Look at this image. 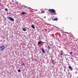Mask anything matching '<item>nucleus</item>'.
<instances>
[{
	"label": "nucleus",
	"instance_id": "obj_13",
	"mask_svg": "<svg viewBox=\"0 0 78 78\" xmlns=\"http://www.w3.org/2000/svg\"><path fill=\"white\" fill-rule=\"evenodd\" d=\"M50 48H50V46H48V49H49V50H50Z\"/></svg>",
	"mask_w": 78,
	"mask_h": 78
},
{
	"label": "nucleus",
	"instance_id": "obj_8",
	"mask_svg": "<svg viewBox=\"0 0 78 78\" xmlns=\"http://www.w3.org/2000/svg\"><path fill=\"white\" fill-rule=\"evenodd\" d=\"M26 14V13H25V12H23L21 13V14H22V15H23V14Z\"/></svg>",
	"mask_w": 78,
	"mask_h": 78
},
{
	"label": "nucleus",
	"instance_id": "obj_6",
	"mask_svg": "<svg viewBox=\"0 0 78 78\" xmlns=\"http://www.w3.org/2000/svg\"><path fill=\"white\" fill-rule=\"evenodd\" d=\"M63 53H64V52H63V51H61L60 55H63Z\"/></svg>",
	"mask_w": 78,
	"mask_h": 78
},
{
	"label": "nucleus",
	"instance_id": "obj_5",
	"mask_svg": "<svg viewBox=\"0 0 78 78\" xmlns=\"http://www.w3.org/2000/svg\"><path fill=\"white\" fill-rule=\"evenodd\" d=\"M68 68L69 69H70V70H73V68H72V67H71V66H69L68 67Z\"/></svg>",
	"mask_w": 78,
	"mask_h": 78
},
{
	"label": "nucleus",
	"instance_id": "obj_7",
	"mask_svg": "<svg viewBox=\"0 0 78 78\" xmlns=\"http://www.w3.org/2000/svg\"><path fill=\"white\" fill-rule=\"evenodd\" d=\"M31 27L32 28H33V29H34L35 28V27H34V26L33 24H32V26H31Z\"/></svg>",
	"mask_w": 78,
	"mask_h": 78
},
{
	"label": "nucleus",
	"instance_id": "obj_12",
	"mask_svg": "<svg viewBox=\"0 0 78 78\" xmlns=\"http://www.w3.org/2000/svg\"><path fill=\"white\" fill-rule=\"evenodd\" d=\"M45 11L44 10H41V13H44Z\"/></svg>",
	"mask_w": 78,
	"mask_h": 78
},
{
	"label": "nucleus",
	"instance_id": "obj_14",
	"mask_svg": "<svg viewBox=\"0 0 78 78\" xmlns=\"http://www.w3.org/2000/svg\"><path fill=\"white\" fill-rule=\"evenodd\" d=\"M22 66H25V65L24 63H23L22 64H21Z\"/></svg>",
	"mask_w": 78,
	"mask_h": 78
},
{
	"label": "nucleus",
	"instance_id": "obj_15",
	"mask_svg": "<svg viewBox=\"0 0 78 78\" xmlns=\"http://www.w3.org/2000/svg\"><path fill=\"white\" fill-rule=\"evenodd\" d=\"M5 11H8V9H5Z\"/></svg>",
	"mask_w": 78,
	"mask_h": 78
},
{
	"label": "nucleus",
	"instance_id": "obj_16",
	"mask_svg": "<svg viewBox=\"0 0 78 78\" xmlns=\"http://www.w3.org/2000/svg\"><path fill=\"white\" fill-rule=\"evenodd\" d=\"M70 54H73V52H70L69 53Z\"/></svg>",
	"mask_w": 78,
	"mask_h": 78
},
{
	"label": "nucleus",
	"instance_id": "obj_9",
	"mask_svg": "<svg viewBox=\"0 0 78 78\" xmlns=\"http://www.w3.org/2000/svg\"><path fill=\"white\" fill-rule=\"evenodd\" d=\"M23 31H26V28H23Z\"/></svg>",
	"mask_w": 78,
	"mask_h": 78
},
{
	"label": "nucleus",
	"instance_id": "obj_11",
	"mask_svg": "<svg viewBox=\"0 0 78 78\" xmlns=\"http://www.w3.org/2000/svg\"><path fill=\"white\" fill-rule=\"evenodd\" d=\"M41 43L42 42L41 41L38 42V45H39V44H41Z\"/></svg>",
	"mask_w": 78,
	"mask_h": 78
},
{
	"label": "nucleus",
	"instance_id": "obj_4",
	"mask_svg": "<svg viewBox=\"0 0 78 78\" xmlns=\"http://www.w3.org/2000/svg\"><path fill=\"white\" fill-rule=\"evenodd\" d=\"M41 50L43 52V53H45V51L44 50V49H43V48H41Z\"/></svg>",
	"mask_w": 78,
	"mask_h": 78
},
{
	"label": "nucleus",
	"instance_id": "obj_2",
	"mask_svg": "<svg viewBox=\"0 0 78 78\" xmlns=\"http://www.w3.org/2000/svg\"><path fill=\"white\" fill-rule=\"evenodd\" d=\"M5 48V46L3 45L0 46V51H3Z\"/></svg>",
	"mask_w": 78,
	"mask_h": 78
},
{
	"label": "nucleus",
	"instance_id": "obj_17",
	"mask_svg": "<svg viewBox=\"0 0 78 78\" xmlns=\"http://www.w3.org/2000/svg\"><path fill=\"white\" fill-rule=\"evenodd\" d=\"M18 72H20V69H19L18 70Z\"/></svg>",
	"mask_w": 78,
	"mask_h": 78
},
{
	"label": "nucleus",
	"instance_id": "obj_3",
	"mask_svg": "<svg viewBox=\"0 0 78 78\" xmlns=\"http://www.w3.org/2000/svg\"><path fill=\"white\" fill-rule=\"evenodd\" d=\"M7 18L8 19H9L10 20H11V21H14V19L13 18H11L10 17H7Z\"/></svg>",
	"mask_w": 78,
	"mask_h": 78
},
{
	"label": "nucleus",
	"instance_id": "obj_10",
	"mask_svg": "<svg viewBox=\"0 0 78 78\" xmlns=\"http://www.w3.org/2000/svg\"><path fill=\"white\" fill-rule=\"evenodd\" d=\"M53 20L56 21L58 20V19L57 18H55Z\"/></svg>",
	"mask_w": 78,
	"mask_h": 78
},
{
	"label": "nucleus",
	"instance_id": "obj_1",
	"mask_svg": "<svg viewBox=\"0 0 78 78\" xmlns=\"http://www.w3.org/2000/svg\"><path fill=\"white\" fill-rule=\"evenodd\" d=\"M49 12H50L52 13V14H56V12L55 11V10H54V9H49Z\"/></svg>",
	"mask_w": 78,
	"mask_h": 78
}]
</instances>
